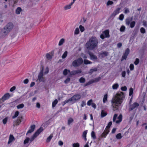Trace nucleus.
Here are the masks:
<instances>
[{"label": "nucleus", "mask_w": 147, "mask_h": 147, "mask_svg": "<svg viewBox=\"0 0 147 147\" xmlns=\"http://www.w3.org/2000/svg\"><path fill=\"white\" fill-rule=\"evenodd\" d=\"M85 79L83 77H81L79 79V81L81 83H84L85 82Z\"/></svg>", "instance_id": "nucleus-39"}, {"label": "nucleus", "mask_w": 147, "mask_h": 147, "mask_svg": "<svg viewBox=\"0 0 147 147\" xmlns=\"http://www.w3.org/2000/svg\"><path fill=\"white\" fill-rule=\"evenodd\" d=\"M43 130V128L42 127H40L35 132L34 134H35V135L36 136H38Z\"/></svg>", "instance_id": "nucleus-18"}, {"label": "nucleus", "mask_w": 147, "mask_h": 147, "mask_svg": "<svg viewBox=\"0 0 147 147\" xmlns=\"http://www.w3.org/2000/svg\"><path fill=\"white\" fill-rule=\"evenodd\" d=\"M133 89L132 88H131L129 89V96H131L133 94Z\"/></svg>", "instance_id": "nucleus-43"}, {"label": "nucleus", "mask_w": 147, "mask_h": 147, "mask_svg": "<svg viewBox=\"0 0 147 147\" xmlns=\"http://www.w3.org/2000/svg\"><path fill=\"white\" fill-rule=\"evenodd\" d=\"M13 24L11 22H9L5 26L2 30L3 33L5 35L7 34L12 29Z\"/></svg>", "instance_id": "nucleus-3"}, {"label": "nucleus", "mask_w": 147, "mask_h": 147, "mask_svg": "<svg viewBox=\"0 0 147 147\" xmlns=\"http://www.w3.org/2000/svg\"><path fill=\"white\" fill-rule=\"evenodd\" d=\"M129 12V11L128 8H127L125 9L124 11V13L126 14Z\"/></svg>", "instance_id": "nucleus-62"}, {"label": "nucleus", "mask_w": 147, "mask_h": 147, "mask_svg": "<svg viewBox=\"0 0 147 147\" xmlns=\"http://www.w3.org/2000/svg\"><path fill=\"white\" fill-rule=\"evenodd\" d=\"M90 57V59L91 60H96L97 59V56L92 53L89 54Z\"/></svg>", "instance_id": "nucleus-21"}, {"label": "nucleus", "mask_w": 147, "mask_h": 147, "mask_svg": "<svg viewBox=\"0 0 147 147\" xmlns=\"http://www.w3.org/2000/svg\"><path fill=\"white\" fill-rule=\"evenodd\" d=\"M36 126L35 125H31L30 127V129H29L26 133V135H27L28 134H30L33 132Z\"/></svg>", "instance_id": "nucleus-14"}, {"label": "nucleus", "mask_w": 147, "mask_h": 147, "mask_svg": "<svg viewBox=\"0 0 147 147\" xmlns=\"http://www.w3.org/2000/svg\"><path fill=\"white\" fill-rule=\"evenodd\" d=\"M24 105L23 103H22L18 105L17 106V108L18 109H22L24 107Z\"/></svg>", "instance_id": "nucleus-32"}, {"label": "nucleus", "mask_w": 147, "mask_h": 147, "mask_svg": "<svg viewBox=\"0 0 147 147\" xmlns=\"http://www.w3.org/2000/svg\"><path fill=\"white\" fill-rule=\"evenodd\" d=\"M140 32L142 34H144L146 32V30L143 27H142L140 30Z\"/></svg>", "instance_id": "nucleus-50"}, {"label": "nucleus", "mask_w": 147, "mask_h": 147, "mask_svg": "<svg viewBox=\"0 0 147 147\" xmlns=\"http://www.w3.org/2000/svg\"><path fill=\"white\" fill-rule=\"evenodd\" d=\"M36 126L35 125H31L30 127V129H29L26 133V135H27L28 134H30L33 132Z\"/></svg>", "instance_id": "nucleus-13"}, {"label": "nucleus", "mask_w": 147, "mask_h": 147, "mask_svg": "<svg viewBox=\"0 0 147 147\" xmlns=\"http://www.w3.org/2000/svg\"><path fill=\"white\" fill-rule=\"evenodd\" d=\"M81 72L82 71L80 69H78L76 70H73L71 71H70L69 76H74L78 74H80Z\"/></svg>", "instance_id": "nucleus-12"}, {"label": "nucleus", "mask_w": 147, "mask_h": 147, "mask_svg": "<svg viewBox=\"0 0 147 147\" xmlns=\"http://www.w3.org/2000/svg\"><path fill=\"white\" fill-rule=\"evenodd\" d=\"M121 9V7H118L116 9L113 11L112 13L110 16L109 17L110 19H113L119 13Z\"/></svg>", "instance_id": "nucleus-8"}, {"label": "nucleus", "mask_w": 147, "mask_h": 147, "mask_svg": "<svg viewBox=\"0 0 147 147\" xmlns=\"http://www.w3.org/2000/svg\"><path fill=\"white\" fill-rule=\"evenodd\" d=\"M65 42V39L64 38L61 39L59 41L58 45L60 46L61 45Z\"/></svg>", "instance_id": "nucleus-37"}, {"label": "nucleus", "mask_w": 147, "mask_h": 147, "mask_svg": "<svg viewBox=\"0 0 147 147\" xmlns=\"http://www.w3.org/2000/svg\"><path fill=\"white\" fill-rule=\"evenodd\" d=\"M44 68L42 67L40 69V72L39 73L38 76V80L40 82H44L45 81V79L43 77Z\"/></svg>", "instance_id": "nucleus-5"}, {"label": "nucleus", "mask_w": 147, "mask_h": 147, "mask_svg": "<svg viewBox=\"0 0 147 147\" xmlns=\"http://www.w3.org/2000/svg\"><path fill=\"white\" fill-rule=\"evenodd\" d=\"M98 40L95 36H92L86 45L87 49L88 50H93L95 48L97 47Z\"/></svg>", "instance_id": "nucleus-2"}, {"label": "nucleus", "mask_w": 147, "mask_h": 147, "mask_svg": "<svg viewBox=\"0 0 147 147\" xmlns=\"http://www.w3.org/2000/svg\"><path fill=\"white\" fill-rule=\"evenodd\" d=\"M125 27L123 25H122L120 29V31L121 32H123L125 31Z\"/></svg>", "instance_id": "nucleus-36"}, {"label": "nucleus", "mask_w": 147, "mask_h": 147, "mask_svg": "<svg viewBox=\"0 0 147 147\" xmlns=\"http://www.w3.org/2000/svg\"><path fill=\"white\" fill-rule=\"evenodd\" d=\"M124 18V15L123 14H121L119 16V18L121 21L123 20Z\"/></svg>", "instance_id": "nucleus-46"}, {"label": "nucleus", "mask_w": 147, "mask_h": 147, "mask_svg": "<svg viewBox=\"0 0 147 147\" xmlns=\"http://www.w3.org/2000/svg\"><path fill=\"white\" fill-rule=\"evenodd\" d=\"M107 100V94H105L103 98V102L104 103H105Z\"/></svg>", "instance_id": "nucleus-29"}, {"label": "nucleus", "mask_w": 147, "mask_h": 147, "mask_svg": "<svg viewBox=\"0 0 147 147\" xmlns=\"http://www.w3.org/2000/svg\"><path fill=\"white\" fill-rule=\"evenodd\" d=\"M97 69L96 68H95L94 69H91L90 70L88 73L90 74H91L94 72H95L97 71Z\"/></svg>", "instance_id": "nucleus-28"}, {"label": "nucleus", "mask_w": 147, "mask_h": 147, "mask_svg": "<svg viewBox=\"0 0 147 147\" xmlns=\"http://www.w3.org/2000/svg\"><path fill=\"white\" fill-rule=\"evenodd\" d=\"M92 100L91 99L88 100L87 102V105L88 106H90L91 104V103L92 102Z\"/></svg>", "instance_id": "nucleus-64"}, {"label": "nucleus", "mask_w": 147, "mask_h": 147, "mask_svg": "<svg viewBox=\"0 0 147 147\" xmlns=\"http://www.w3.org/2000/svg\"><path fill=\"white\" fill-rule=\"evenodd\" d=\"M70 71L69 69H65L63 71V74L64 76H66L68 73H69L70 74Z\"/></svg>", "instance_id": "nucleus-25"}, {"label": "nucleus", "mask_w": 147, "mask_h": 147, "mask_svg": "<svg viewBox=\"0 0 147 147\" xmlns=\"http://www.w3.org/2000/svg\"><path fill=\"white\" fill-rule=\"evenodd\" d=\"M74 121L73 119L71 117L69 118L67 124L68 125H69L71 123Z\"/></svg>", "instance_id": "nucleus-31"}, {"label": "nucleus", "mask_w": 147, "mask_h": 147, "mask_svg": "<svg viewBox=\"0 0 147 147\" xmlns=\"http://www.w3.org/2000/svg\"><path fill=\"white\" fill-rule=\"evenodd\" d=\"M58 102V100L57 99L55 100L52 102V106L53 107H55L56 105Z\"/></svg>", "instance_id": "nucleus-38"}, {"label": "nucleus", "mask_w": 147, "mask_h": 147, "mask_svg": "<svg viewBox=\"0 0 147 147\" xmlns=\"http://www.w3.org/2000/svg\"><path fill=\"white\" fill-rule=\"evenodd\" d=\"M22 11V8L20 7H18L16 10V13L17 14H19Z\"/></svg>", "instance_id": "nucleus-24"}, {"label": "nucleus", "mask_w": 147, "mask_h": 147, "mask_svg": "<svg viewBox=\"0 0 147 147\" xmlns=\"http://www.w3.org/2000/svg\"><path fill=\"white\" fill-rule=\"evenodd\" d=\"M53 135L52 134H51L47 138L46 140V142H49L50 141Z\"/></svg>", "instance_id": "nucleus-34"}, {"label": "nucleus", "mask_w": 147, "mask_h": 147, "mask_svg": "<svg viewBox=\"0 0 147 147\" xmlns=\"http://www.w3.org/2000/svg\"><path fill=\"white\" fill-rule=\"evenodd\" d=\"M37 136H36L35 135V134H34L33 136H32L30 139L29 141H30V142H32Z\"/></svg>", "instance_id": "nucleus-45"}, {"label": "nucleus", "mask_w": 147, "mask_h": 147, "mask_svg": "<svg viewBox=\"0 0 147 147\" xmlns=\"http://www.w3.org/2000/svg\"><path fill=\"white\" fill-rule=\"evenodd\" d=\"M67 51H65L62 56V58L65 59V58L67 56Z\"/></svg>", "instance_id": "nucleus-42"}, {"label": "nucleus", "mask_w": 147, "mask_h": 147, "mask_svg": "<svg viewBox=\"0 0 147 147\" xmlns=\"http://www.w3.org/2000/svg\"><path fill=\"white\" fill-rule=\"evenodd\" d=\"M117 119H118V120L116 121V123L117 124L119 123L120 122H121L122 119V115L121 114H120L119 115V116H118Z\"/></svg>", "instance_id": "nucleus-20"}, {"label": "nucleus", "mask_w": 147, "mask_h": 147, "mask_svg": "<svg viewBox=\"0 0 147 147\" xmlns=\"http://www.w3.org/2000/svg\"><path fill=\"white\" fill-rule=\"evenodd\" d=\"M139 105V104L137 102H135L133 104L130 105L128 109L129 111H131L135 108H137Z\"/></svg>", "instance_id": "nucleus-10"}, {"label": "nucleus", "mask_w": 147, "mask_h": 147, "mask_svg": "<svg viewBox=\"0 0 147 147\" xmlns=\"http://www.w3.org/2000/svg\"><path fill=\"white\" fill-rule=\"evenodd\" d=\"M103 33L105 36V38H109L110 36L109 35V30H106L103 32Z\"/></svg>", "instance_id": "nucleus-15"}, {"label": "nucleus", "mask_w": 147, "mask_h": 147, "mask_svg": "<svg viewBox=\"0 0 147 147\" xmlns=\"http://www.w3.org/2000/svg\"><path fill=\"white\" fill-rule=\"evenodd\" d=\"M107 113L104 110H102L101 113V117L103 118L107 115Z\"/></svg>", "instance_id": "nucleus-22"}, {"label": "nucleus", "mask_w": 147, "mask_h": 147, "mask_svg": "<svg viewBox=\"0 0 147 147\" xmlns=\"http://www.w3.org/2000/svg\"><path fill=\"white\" fill-rule=\"evenodd\" d=\"M119 87V85L118 83H115L112 86V88L114 90L117 89Z\"/></svg>", "instance_id": "nucleus-26"}, {"label": "nucleus", "mask_w": 147, "mask_h": 147, "mask_svg": "<svg viewBox=\"0 0 147 147\" xmlns=\"http://www.w3.org/2000/svg\"><path fill=\"white\" fill-rule=\"evenodd\" d=\"M139 63V59L138 58H136L135 61L134 62V64L136 65H137Z\"/></svg>", "instance_id": "nucleus-54"}, {"label": "nucleus", "mask_w": 147, "mask_h": 147, "mask_svg": "<svg viewBox=\"0 0 147 147\" xmlns=\"http://www.w3.org/2000/svg\"><path fill=\"white\" fill-rule=\"evenodd\" d=\"M108 55V52L106 51H102L100 53V55L102 57H104L107 56Z\"/></svg>", "instance_id": "nucleus-17"}, {"label": "nucleus", "mask_w": 147, "mask_h": 147, "mask_svg": "<svg viewBox=\"0 0 147 147\" xmlns=\"http://www.w3.org/2000/svg\"><path fill=\"white\" fill-rule=\"evenodd\" d=\"M136 24V22L134 21L131 22L130 23V27L131 28H134Z\"/></svg>", "instance_id": "nucleus-30"}, {"label": "nucleus", "mask_w": 147, "mask_h": 147, "mask_svg": "<svg viewBox=\"0 0 147 147\" xmlns=\"http://www.w3.org/2000/svg\"><path fill=\"white\" fill-rule=\"evenodd\" d=\"M10 97V95L9 93H7L5 94L0 99V100H2L3 102L8 99Z\"/></svg>", "instance_id": "nucleus-11"}, {"label": "nucleus", "mask_w": 147, "mask_h": 147, "mask_svg": "<svg viewBox=\"0 0 147 147\" xmlns=\"http://www.w3.org/2000/svg\"><path fill=\"white\" fill-rule=\"evenodd\" d=\"M83 62V59L81 58H78L72 62V65L74 67H79L82 63Z\"/></svg>", "instance_id": "nucleus-4"}, {"label": "nucleus", "mask_w": 147, "mask_h": 147, "mask_svg": "<svg viewBox=\"0 0 147 147\" xmlns=\"http://www.w3.org/2000/svg\"><path fill=\"white\" fill-rule=\"evenodd\" d=\"M22 119V117H19L18 119L17 120L16 123L17 124V123H18V125H19L20 123L21 122V119Z\"/></svg>", "instance_id": "nucleus-35"}, {"label": "nucleus", "mask_w": 147, "mask_h": 147, "mask_svg": "<svg viewBox=\"0 0 147 147\" xmlns=\"http://www.w3.org/2000/svg\"><path fill=\"white\" fill-rule=\"evenodd\" d=\"M30 138H27L24 141V144H25L28 143V142Z\"/></svg>", "instance_id": "nucleus-49"}, {"label": "nucleus", "mask_w": 147, "mask_h": 147, "mask_svg": "<svg viewBox=\"0 0 147 147\" xmlns=\"http://www.w3.org/2000/svg\"><path fill=\"white\" fill-rule=\"evenodd\" d=\"M109 129H105L103 132L102 134L101 137L102 138H105L107 135L109 134Z\"/></svg>", "instance_id": "nucleus-16"}, {"label": "nucleus", "mask_w": 147, "mask_h": 147, "mask_svg": "<svg viewBox=\"0 0 147 147\" xmlns=\"http://www.w3.org/2000/svg\"><path fill=\"white\" fill-rule=\"evenodd\" d=\"M46 57L47 59H52V56L49 53H47L46 55Z\"/></svg>", "instance_id": "nucleus-48"}, {"label": "nucleus", "mask_w": 147, "mask_h": 147, "mask_svg": "<svg viewBox=\"0 0 147 147\" xmlns=\"http://www.w3.org/2000/svg\"><path fill=\"white\" fill-rule=\"evenodd\" d=\"M84 63L85 65H87L88 64H92V62H91V61L86 59H85L84 60Z\"/></svg>", "instance_id": "nucleus-27"}, {"label": "nucleus", "mask_w": 147, "mask_h": 147, "mask_svg": "<svg viewBox=\"0 0 147 147\" xmlns=\"http://www.w3.org/2000/svg\"><path fill=\"white\" fill-rule=\"evenodd\" d=\"M19 112L18 111H16L13 116L12 117V118L13 119H14L17 117L19 115Z\"/></svg>", "instance_id": "nucleus-33"}, {"label": "nucleus", "mask_w": 147, "mask_h": 147, "mask_svg": "<svg viewBox=\"0 0 147 147\" xmlns=\"http://www.w3.org/2000/svg\"><path fill=\"white\" fill-rule=\"evenodd\" d=\"M116 138L117 139H120L122 138L121 134V133L117 134L116 136Z\"/></svg>", "instance_id": "nucleus-40"}, {"label": "nucleus", "mask_w": 147, "mask_h": 147, "mask_svg": "<svg viewBox=\"0 0 147 147\" xmlns=\"http://www.w3.org/2000/svg\"><path fill=\"white\" fill-rule=\"evenodd\" d=\"M129 68L131 71L133 70L134 69V66L133 64H131L129 66Z\"/></svg>", "instance_id": "nucleus-55"}, {"label": "nucleus", "mask_w": 147, "mask_h": 147, "mask_svg": "<svg viewBox=\"0 0 147 147\" xmlns=\"http://www.w3.org/2000/svg\"><path fill=\"white\" fill-rule=\"evenodd\" d=\"M127 87L125 86L122 87L121 88V90L123 91H126L127 90Z\"/></svg>", "instance_id": "nucleus-59"}, {"label": "nucleus", "mask_w": 147, "mask_h": 147, "mask_svg": "<svg viewBox=\"0 0 147 147\" xmlns=\"http://www.w3.org/2000/svg\"><path fill=\"white\" fill-rule=\"evenodd\" d=\"M80 32L78 28H76L74 34H78Z\"/></svg>", "instance_id": "nucleus-53"}, {"label": "nucleus", "mask_w": 147, "mask_h": 147, "mask_svg": "<svg viewBox=\"0 0 147 147\" xmlns=\"http://www.w3.org/2000/svg\"><path fill=\"white\" fill-rule=\"evenodd\" d=\"M73 147H79L80 145L78 143H74L72 144Z\"/></svg>", "instance_id": "nucleus-56"}, {"label": "nucleus", "mask_w": 147, "mask_h": 147, "mask_svg": "<svg viewBox=\"0 0 147 147\" xmlns=\"http://www.w3.org/2000/svg\"><path fill=\"white\" fill-rule=\"evenodd\" d=\"M87 131H88L86 130L84 131L83 132V134H82V136L83 138L86 137V134H87Z\"/></svg>", "instance_id": "nucleus-51"}, {"label": "nucleus", "mask_w": 147, "mask_h": 147, "mask_svg": "<svg viewBox=\"0 0 147 147\" xmlns=\"http://www.w3.org/2000/svg\"><path fill=\"white\" fill-rule=\"evenodd\" d=\"M15 140L14 137L12 135H10L8 142V144H9Z\"/></svg>", "instance_id": "nucleus-19"}, {"label": "nucleus", "mask_w": 147, "mask_h": 147, "mask_svg": "<svg viewBox=\"0 0 147 147\" xmlns=\"http://www.w3.org/2000/svg\"><path fill=\"white\" fill-rule=\"evenodd\" d=\"M81 98V96L79 94H76L71 98L72 100V104H74L77 101L80 100Z\"/></svg>", "instance_id": "nucleus-7"}, {"label": "nucleus", "mask_w": 147, "mask_h": 147, "mask_svg": "<svg viewBox=\"0 0 147 147\" xmlns=\"http://www.w3.org/2000/svg\"><path fill=\"white\" fill-rule=\"evenodd\" d=\"M134 116V114H132L131 115H130V117L129 118V120L130 121H131L133 119Z\"/></svg>", "instance_id": "nucleus-58"}, {"label": "nucleus", "mask_w": 147, "mask_h": 147, "mask_svg": "<svg viewBox=\"0 0 147 147\" xmlns=\"http://www.w3.org/2000/svg\"><path fill=\"white\" fill-rule=\"evenodd\" d=\"M112 124V122L111 121L109 122L108 123L107 125L106 126L105 129H109L110 127L111 126V125Z\"/></svg>", "instance_id": "nucleus-41"}, {"label": "nucleus", "mask_w": 147, "mask_h": 147, "mask_svg": "<svg viewBox=\"0 0 147 147\" xmlns=\"http://www.w3.org/2000/svg\"><path fill=\"white\" fill-rule=\"evenodd\" d=\"M49 72V69L48 67H47L45 69V71L44 72V74H47Z\"/></svg>", "instance_id": "nucleus-60"}, {"label": "nucleus", "mask_w": 147, "mask_h": 147, "mask_svg": "<svg viewBox=\"0 0 147 147\" xmlns=\"http://www.w3.org/2000/svg\"><path fill=\"white\" fill-rule=\"evenodd\" d=\"M118 116V114H115L113 116V122H115Z\"/></svg>", "instance_id": "nucleus-47"}, {"label": "nucleus", "mask_w": 147, "mask_h": 147, "mask_svg": "<svg viewBox=\"0 0 147 147\" xmlns=\"http://www.w3.org/2000/svg\"><path fill=\"white\" fill-rule=\"evenodd\" d=\"M125 98L124 93L122 92L117 94L115 99L111 101L113 110L115 111L118 109V107L121 106Z\"/></svg>", "instance_id": "nucleus-1"}, {"label": "nucleus", "mask_w": 147, "mask_h": 147, "mask_svg": "<svg viewBox=\"0 0 147 147\" xmlns=\"http://www.w3.org/2000/svg\"><path fill=\"white\" fill-rule=\"evenodd\" d=\"M130 50L129 48H127L125 51L124 53L123 54L121 61H122L124 59L126 60L127 57L129 53Z\"/></svg>", "instance_id": "nucleus-9"}, {"label": "nucleus", "mask_w": 147, "mask_h": 147, "mask_svg": "<svg viewBox=\"0 0 147 147\" xmlns=\"http://www.w3.org/2000/svg\"><path fill=\"white\" fill-rule=\"evenodd\" d=\"M101 79V77H100L95 78L94 79H92L90 80L88 82L85 84L84 85V86H86L90 85L93 83L97 82H99Z\"/></svg>", "instance_id": "nucleus-6"}, {"label": "nucleus", "mask_w": 147, "mask_h": 147, "mask_svg": "<svg viewBox=\"0 0 147 147\" xmlns=\"http://www.w3.org/2000/svg\"><path fill=\"white\" fill-rule=\"evenodd\" d=\"M125 24L127 26H129L130 25V23L131 22L129 18H127L125 20Z\"/></svg>", "instance_id": "nucleus-23"}, {"label": "nucleus", "mask_w": 147, "mask_h": 147, "mask_svg": "<svg viewBox=\"0 0 147 147\" xmlns=\"http://www.w3.org/2000/svg\"><path fill=\"white\" fill-rule=\"evenodd\" d=\"M7 120V118H5L4 119H3V123L4 124H5L6 123Z\"/></svg>", "instance_id": "nucleus-63"}, {"label": "nucleus", "mask_w": 147, "mask_h": 147, "mask_svg": "<svg viewBox=\"0 0 147 147\" xmlns=\"http://www.w3.org/2000/svg\"><path fill=\"white\" fill-rule=\"evenodd\" d=\"M91 137L94 139L96 138V136L95 133L94 131H92L91 133Z\"/></svg>", "instance_id": "nucleus-44"}, {"label": "nucleus", "mask_w": 147, "mask_h": 147, "mask_svg": "<svg viewBox=\"0 0 147 147\" xmlns=\"http://www.w3.org/2000/svg\"><path fill=\"white\" fill-rule=\"evenodd\" d=\"M70 79L69 78H67L66 80H65L64 81V83L66 84H67L70 81Z\"/></svg>", "instance_id": "nucleus-57"}, {"label": "nucleus", "mask_w": 147, "mask_h": 147, "mask_svg": "<svg viewBox=\"0 0 147 147\" xmlns=\"http://www.w3.org/2000/svg\"><path fill=\"white\" fill-rule=\"evenodd\" d=\"M79 28L81 32H83L84 30V26L80 25L79 26Z\"/></svg>", "instance_id": "nucleus-52"}, {"label": "nucleus", "mask_w": 147, "mask_h": 147, "mask_svg": "<svg viewBox=\"0 0 147 147\" xmlns=\"http://www.w3.org/2000/svg\"><path fill=\"white\" fill-rule=\"evenodd\" d=\"M86 105V101L84 100L82 101V104L81 105V107H83L84 106Z\"/></svg>", "instance_id": "nucleus-61"}]
</instances>
